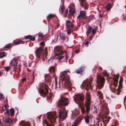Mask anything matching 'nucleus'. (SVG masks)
Returning a JSON list of instances; mask_svg holds the SVG:
<instances>
[{
  "instance_id": "obj_6",
  "label": "nucleus",
  "mask_w": 126,
  "mask_h": 126,
  "mask_svg": "<svg viewBox=\"0 0 126 126\" xmlns=\"http://www.w3.org/2000/svg\"><path fill=\"white\" fill-rule=\"evenodd\" d=\"M85 122L87 124H89L90 126H94L95 125L94 121L93 120L92 117L91 116L87 115L85 117Z\"/></svg>"
},
{
  "instance_id": "obj_31",
  "label": "nucleus",
  "mask_w": 126,
  "mask_h": 126,
  "mask_svg": "<svg viewBox=\"0 0 126 126\" xmlns=\"http://www.w3.org/2000/svg\"><path fill=\"white\" fill-rule=\"evenodd\" d=\"M6 54V53L4 52H3L0 53V57L2 58L4 57Z\"/></svg>"
},
{
  "instance_id": "obj_8",
  "label": "nucleus",
  "mask_w": 126,
  "mask_h": 126,
  "mask_svg": "<svg viewBox=\"0 0 126 126\" xmlns=\"http://www.w3.org/2000/svg\"><path fill=\"white\" fill-rule=\"evenodd\" d=\"M64 85L65 87L70 90L71 88L72 85V84L69 80V78L67 77V79L63 80Z\"/></svg>"
},
{
  "instance_id": "obj_42",
  "label": "nucleus",
  "mask_w": 126,
  "mask_h": 126,
  "mask_svg": "<svg viewBox=\"0 0 126 126\" xmlns=\"http://www.w3.org/2000/svg\"><path fill=\"white\" fill-rule=\"evenodd\" d=\"M67 12L68 9H66L64 12V11H63V14H63V15H64L65 16L67 15Z\"/></svg>"
},
{
  "instance_id": "obj_48",
  "label": "nucleus",
  "mask_w": 126,
  "mask_h": 126,
  "mask_svg": "<svg viewBox=\"0 0 126 126\" xmlns=\"http://www.w3.org/2000/svg\"><path fill=\"white\" fill-rule=\"evenodd\" d=\"M78 124V123L77 122H74L72 124V126H77Z\"/></svg>"
},
{
  "instance_id": "obj_58",
  "label": "nucleus",
  "mask_w": 126,
  "mask_h": 126,
  "mask_svg": "<svg viewBox=\"0 0 126 126\" xmlns=\"http://www.w3.org/2000/svg\"><path fill=\"white\" fill-rule=\"evenodd\" d=\"M78 30V27H76V28L74 29V30L75 31H76L77 30Z\"/></svg>"
},
{
  "instance_id": "obj_10",
  "label": "nucleus",
  "mask_w": 126,
  "mask_h": 126,
  "mask_svg": "<svg viewBox=\"0 0 126 126\" xmlns=\"http://www.w3.org/2000/svg\"><path fill=\"white\" fill-rule=\"evenodd\" d=\"M47 86L46 85H45V90L41 88L39 89L38 91L39 93L42 96L44 97L48 92V90L47 89Z\"/></svg>"
},
{
  "instance_id": "obj_62",
  "label": "nucleus",
  "mask_w": 126,
  "mask_h": 126,
  "mask_svg": "<svg viewBox=\"0 0 126 126\" xmlns=\"http://www.w3.org/2000/svg\"><path fill=\"white\" fill-rule=\"evenodd\" d=\"M126 98V95L125 97L124 98V102H125V100Z\"/></svg>"
},
{
  "instance_id": "obj_16",
  "label": "nucleus",
  "mask_w": 126,
  "mask_h": 126,
  "mask_svg": "<svg viewBox=\"0 0 126 126\" xmlns=\"http://www.w3.org/2000/svg\"><path fill=\"white\" fill-rule=\"evenodd\" d=\"M80 0V4L81 6L82 7H84V9H87L88 6V4L86 2L85 0Z\"/></svg>"
},
{
  "instance_id": "obj_15",
  "label": "nucleus",
  "mask_w": 126,
  "mask_h": 126,
  "mask_svg": "<svg viewBox=\"0 0 126 126\" xmlns=\"http://www.w3.org/2000/svg\"><path fill=\"white\" fill-rule=\"evenodd\" d=\"M35 52L37 56H40L43 53V49L41 48H38L36 49Z\"/></svg>"
},
{
  "instance_id": "obj_30",
  "label": "nucleus",
  "mask_w": 126,
  "mask_h": 126,
  "mask_svg": "<svg viewBox=\"0 0 126 126\" xmlns=\"http://www.w3.org/2000/svg\"><path fill=\"white\" fill-rule=\"evenodd\" d=\"M54 56H52L48 60V62L49 63H50L53 61L54 59Z\"/></svg>"
},
{
  "instance_id": "obj_19",
  "label": "nucleus",
  "mask_w": 126,
  "mask_h": 126,
  "mask_svg": "<svg viewBox=\"0 0 126 126\" xmlns=\"http://www.w3.org/2000/svg\"><path fill=\"white\" fill-rule=\"evenodd\" d=\"M66 71H64L63 72L61 76V77L63 78V80L65 79H67V77L69 78L68 76H66Z\"/></svg>"
},
{
  "instance_id": "obj_61",
  "label": "nucleus",
  "mask_w": 126,
  "mask_h": 126,
  "mask_svg": "<svg viewBox=\"0 0 126 126\" xmlns=\"http://www.w3.org/2000/svg\"><path fill=\"white\" fill-rule=\"evenodd\" d=\"M33 73H34V72H32V76H33V79H34V76L33 75Z\"/></svg>"
},
{
  "instance_id": "obj_28",
  "label": "nucleus",
  "mask_w": 126,
  "mask_h": 126,
  "mask_svg": "<svg viewBox=\"0 0 126 126\" xmlns=\"http://www.w3.org/2000/svg\"><path fill=\"white\" fill-rule=\"evenodd\" d=\"M97 92L99 97L100 99H102L103 98V95L102 93L100 91H97Z\"/></svg>"
},
{
  "instance_id": "obj_23",
  "label": "nucleus",
  "mask_w": 126,
  "mask_h": 126,
  "mask_svg": "<svg viewBox=\"0 0 126 126\" xmlns=\"http://www.w3.org/2000/svg\"><path fill=\"white\" fill-rule=\"evenodd\" d=\"M4 107L5 108V109H3V110L4 111L5 113H8V114H9V111L7 108L8 107V106L7 105H4Z\"/></svg>"
},
{
  "instance_id": "obj_37",
  "label": "nucleus",
  "mask_w": 126,
  "mask_h": 126,
  "mask_svg": "<svg viewBox=\"0 0 126 126\" xmlns=\"http://www.w3.org/2000/svg\"><path fill=\"white\" fill-rule=\"evenodd\" d=\"M92 110L93 112H97V109L94 106L92 108Z\"/></svg>"
},
{
  "instance_id": "obj_35",
  "label": "nucleus",
  "mask_w": 126,
  "mask_h": 126,
  "mask_svg": "<svg viewBox=\"0 0 126 126\" xmlns=\"http://www.w3.org/2000/svg\"><path fill=\"white\" fill-rule=\"evenodd\" d=\"M92 30V28L90 26H89L88 28V30L87 32V33L88 34L90 33L91 32Z\"/></svg>"
},
{
  "instance_id": "obj_41",
  "label": "nucleus",
  "mask_w": 126,
  "mask_h": 126,
  "mask_svg": "<svg viewBox=\"0 0 126 126\" xmlns=\"http://www.w3.org/2000/svg\"><path fill=\"white\" fill-rule=\"evenodd\" d=\"M94 16L92 15H91L88 18V19L89 21H90L92 19L94 18Z\"/></svg>"
},
{
  "instance_id": "obj_14",
  "label": "nucleus",
  "mask_w": 126,
  "mask_h": 126,
  "mask_svg": "<svg viewBox=\"0 0 126 126\" xmlns=\"http://www.w3.org/2000/svg\"><path fill=\"white\" fill-rule=\"evenodd\" d=\"M69 12L71 15H73L75 13L74 5L73 4H71L69 7Z\"/></svg>"
},
{
  "instance_id": "obj_34",
  "label": "nucleus",
  "mask_w": 126,
  "mask_h": 126,
  "mask_svg": "<svg viewBox=\"0 0 126 126\" xmlns=\"http://www.w3.org/2000/svg\"><path fill=\"white\" fill-rule=\"evenodd\" d=\"M80 108L82 112V113H84L85 111V107L84 106H80Z\"/></svg>"
},
{
  "instance_id": "obj_53",
  "label": "nucleus",
  "mask_w": 126,
  "mask_h": 126,
  "mask_svg": "<svg viewBox=\"0 0 126 126\" xmlns=\"http://www.w3.org/2000/svg\"><path fill=\"white\" fill-rule=\"evenodd\" d=\"M39 36L42 37H43V36L42 33H38Z\"/></svg>"
},
{
  "instance_id": "obj_55",
  "label": "nucleus",
  "mask_w": 126,
  "mask_h": 126,
  "mask_svg": "<svg viewBox=\"0 0 126 126\" xmlns=\"http://www.w3.org/2000/svg\"><path fill=\"white\" fill-rule=\"evenodd\" d=\"M89 42L88 41H87L85 43V45L86 47H88Z\"/></svg>"
},
{
  "instance_id": "obj_43",
  "label": "nucleus",
  "mask_w": 126,
  "mask_h": 126,
  "mask_svg": "<svg viewBox=\"0 0 126 126\" xmlns=\"http://www.w3.org/2000/svg\"><path fill=\"white\" fill-rule=\"evenodd\" d=\"M98 69L99 71V72L101 73H103V72L102 71V69L101 67H98Z\"/></svg>"
},
{
  "instance_id": "obj_56",
  "label": "nucleus",
  "mask_w": 126,
  "mask_h": 126,
  "mask_svg": "<svg viewBox=\"0 0 126 126\" xmlns=\"http://www.w3.org/2000/svg\"><path fill=\"white\" fill-rule=\"evenodd\" d=\"M40 45H41L42 46H44L45 45L44 43V42H42L40 43Z\"/></svg>"
},
{
  "instance_id": "obj_26",
  "label": "nucleus",
  "mask_w": 126,
  "mask_h": 126,
  "mask_svg": "<svg viewBox=\"0 0 126 126\" xmlns=\"http://www.w3.org/2000/svg\"><path fill=\"white\" fill-rule=\"evenodd\" d=\"M83 70V68L82 67H81L79 69L77 70L75 72L77 73H81Z\"/></svg>"
},
{
  "instance_id": "obj_63",
  "label": "nucleus",
  "mask_w": 126,
  "mask_h": 126,
  "mask_svg": "<svg viewBox=\"0 0 126 126\" xmlns=\"http://www.w3.org/2000/svg\"><path fill=\"white\" fill-rule=\"evenodd\" d=\"M99 16L100 17H102V15H101V14H100L99 15Z\"/></svg>"
},
{
  "instance_id": "obj_60",
  "label": "nucleus",
  "mask_w": 126,
  "mask_h": 126,
  "mask_svg": "<svg viewBox=\"0 0 126 126\" xmlns=\"http://www.w3.org/2000/svg\"><path fill=\"white\" fill-rule=\"evenodd\" d=\"M2 75V72L0 71V76H1Z\"/></svg>"
},
{
  "instance_id": "obj_20",
  "label": "nucleus",
  "mask_w": 126,
  "mask_h": 126,
  "mask_svg": "<svg viewBox=\"0 0 126 126\" xmlns=\"http://www.w3.org/2000/svg\"><path fill=\"white\" fill-rule=\"evenodd\" d=\"M66 28H68V27H72L74 26L72 23L68 20L66 21Z\"/></svg>"
},
{
  "instance_id": "obj_24",
  "label": "nucleus",
  "mask_w": 126,
  "mask_h": 126,
  "mask_svg": "<svg viewBox=\"0 0 126 126\" xmlns=\"http://www.w3.org/2000/svg\"><path fill=\"white\" fill-rule=\"evenodd\" d=\"M61 47L57 46H56L54 47V51L55 53L59 52L61 50Z\"/></svg>"
},
{
  "instance_id": "obj_51",
  "label": "nucleus",
  "mask_w": 126,
  "mask_h": 126,
  "mask_svg": "<svg viewBox=\"0 0 126 126\" xmlns=\"http://www.w3.org/2000/svg\"><path fill=\"white\" fill-rule=\"evenodd\" d=\"M71 33V30L69 29L67 31V34H69Z\"/></svg>"
},
{
  "instance_id": "obj_4",
  "label": "nucleus",
  "mask_w": 126,
  "mask_h": 126,
  "mask_svg": "<svg viewBox=\"0 0 126 126\" xmlns=\"http://www.w3.org/2000/svg\"><path fill=\"white\" fill-rule=\"evenodd\" d=\"M118 77H116L115 79H113L111 80V82L110 87L112 91H114L116 87L117 86Z\"/></svg>"
},
{
  "instance_id": "obj_40",
  "label": "nucleus",
  "mask_w": 126,
  "mask_h": 126,
  "mask_svg": "<svg viewBox=\"0 0 126 126\" xmlns=\"http://www.w3.org/2000/svg\"><path fill=\"white\" fill-rule=\"evenodd\" d=\"M49 70L50 72H51L52 71L54 72L55 71V69L54 67L52 66L50 67Z\"/></svg>"
},
{
  "instance_id": "obj_44",
  "label": "nucleus",
  "mask_w": 126,
  "mask_h": 126,
  "mask_svg": "<svg viewBox=\"0 0 126 126\" xmlns=\"http://www.w3.org/2000/svg\"><path fill=\"white\" fill-rule=\"evenodd\" d=\"M11 44H10L6 45L4 47L5 48H9L11 46Z\"/></svg>"
},
{
  "instance_id": "obj_50",
  "label": "nucleus",
  "mask_w": 126,
  "mask_h": 126,
  "mask_svg": "<svg viewBox=\"0 0 126 126\" xmlns=\"http://www.w3.org/2000/svg\"><path fill=\"white\" fill-rule=\"evenodd\" d=\"M10 68L9 67L7 66L5 68V69L7 71H8L10 69Z\"/></svg>"
},
{
  "instance_id": "obj_39",
  "label": "nucleus",
  "mask_w": 126,
  "mask_h": 126,
  "mask_svg": "<svg viewBox=\"0 0 126 126\" xmlns=\"http://www.w3.org/2000/svg\"><path fill=\"white\" fill-rule=\"evenodd\" d=\"M55 14H50L49 15L47 16V18H52L53 17L55 16Z\"/></svg>"
},
{
  "instance_id": "obj_49",
  "label": "nucleus",
  "mask_w": 126,
  "mask_h": 126,
  "mask_svg": "<svg viewBox=\"0 0 126 126\" xmlns=\"http://www.w3.org/2000/svg\"><path fill=\"white\" fill-rule=\"evenodd\" d=\"M35 37H31L30 38V40L32 41H34L35 40Z\"/></svg>"
},
{
  "instance_id": "obj_36",
  "label": "nucleus",
  "mask_w": 126,
  "mask_h": 126,
  "mask_svg": "<svg viewBox=\"0 0 126 126\" xmlns=\"http://www.w3.org/2000/svg\"><path fill=\"white\" fill-rule=\"evenodd\" d=\"M64 53V52L63 51H61L60 53H55V56H58L60 55H62Z\"/></svg>"
},
{
  "instance_id": "obj_1",
  "label": "nucleus",
  "mask_w": 126,
  "mask_h": 126,
  "mask_svg": "<svg viewBox=\"0 0 126 126\" xmlns=\"http://www.w3.org/2000/svg\"><path fill=\"white\" fill-rule=\"evenodd\" d=\"M47 115V118L51 123L53 124L55 123L57 117L55 112H48Z\"/></svg>"
},
{
  "instance_id": "obj_17",
  "label": "nucleus",
  "mask_w": 126,
  "mask_h": 126,
  "mask_svg": "<svg viewBox=\"0 0 126 126\" xmlns=\"http://www.w3.org/2000/svg\"><path fill=\"white\" fill-rule=\"evenodd\" d=\"M60 38L63 40H66L67 41L68 40V37L67 36H65V34L63 33H60Z\"/></svg>"
},
{
  "instance_id": "obj_18",
  "label": "nucleus",
  "mask_w": 126,
  "mask_h": 126,
  "mask_svg": "<svg viewBox=\"0 0 126 126\" xmlns=\"http://www.w3.org/2000/svg\"><path fill=\"white\" fill-rule=\"evenodd\" d=\"M85 14V12L83 11H81L80 12V14L79 16L77 17V18L79 19V17L83 18H84Z\"/></svg>"
},
{
  "instance_id": "obj_2",
  "label": "nucleus",
  "mask_w": 126,
  "mask_h": 126,
  "mask_svg": "<svg viewBox=\"0 0 126 126\" xmlns=\"http://www.w3.org/2000/svg\"><path fill=\"white\" fill-rule=\"evenodd\" d=\"M91 103V97L90 94L89 93L87 92L86 94V101L85 102L86 111L87 112H89L90 110Z\"/></svg>"
},
{
  "instance_id": "obj_33",
  "label": "nucleus",
  "mask_w": 126,
  "mask_h": 126,
  "mask_svg": "<svg viewBox=\"0 0 126 126\" xmlns=\"http://www.w3.org/2000/svg\"><path fill=\"white\" fill-rule=\"evenodd\" d=\"M5 121L7 123H10L11 122H12L13 121L11 119L9 118H8L6 119L5 120Z\"/></svg>"
},
{
  "instance_id": "obj_7",
  "label": "nucleus",
  "mask_w": 126,
  "mask_h": 126,
  "mask_svg": "<svg viewBox=\"0 0 126 126\" xmlns=\"http://www.w3.org/2000/svg\"><path fill=\"white\" fill-rule=\"evenodd\" d=\"M68 98H62L59 100L57 104L59 107H61L62 106L66 105L68 104Z\"/></svg>"
},
{
  "instance_id": "obj_45",
  "label": "nucleus",
  "mask_w": 126,
  "mask_h": 126,
  "mask_svg": "<svg viewBox=\"0 0 126 126\" xmlns=\"http://www.w3.org/2000/svg\"><path fill=\"white\" fill-rule=\"evenodd\" d=\"M64 57V56H58L57 58L58 60L59 61L60 60L62 59Z\"/></svg>"
},
{
  "instance_id": "obj_38",
  "label": "nucleus",
  "mask_w": 126,
  "mask_h": 126,
  "mask_svg": "<svg viewBox=\"0 0 126 126\" xmlns=\"http://www.w3.org/2000/svg\"><path fill=\"white\" fill-rule=\"evenodd\" d=\"M43 122L45 123L47 126H53L49 125L48 124V122L46 120H44L43 121Z\"/></svg>"
},
{
  "instance_id": "obj_25",
  "label": "nucleus",
  "mask_w": 126,
  "mask_h": 126,
  "mask_svg": "<svg viewBox=\"0 0 126 126\" xmlns=\"http://www.w3.org/2000/svg\"><path fill=\"white\" fill-rule=\"evenodd\" d=\"M13 42L16 45L19 44H24L25 43L24 42L22 41L21 40L17 41H14Z\"/></svg>"
},
{
  "instance_id": "obj_46",
  "label": "nucleus",
  "mask_w": 126,
  "mask_h": 126,
  "mask_svg": "<svg viewBox=\"0 0 126 126\" xmlns=\"http://www.w3.org/2000/svg\"><path fill=\"white\" fill-rule=\"evenodd\" d=\"M104 75L108 77L109 76V74H108L107 72L105 71L104 73Z\"/></svg>"
},
{
  "instance_id": "obj_21",
  "label": "nucleus",
  "mask_w": 126,
  "mask_h": 126,
  "mask_svg": "<svg viewBox=\"0 0 126 126\" xmlns=\"http://www.w3.org/2000/svg\"><path fill=\"white\" fill-rule=\"evenodd\" d=\"M21 126H30V124L29 122H26L23 121H21L20 123Z\"/></svg>"
},
{
  "instance_id": "obj_64",
  "label": "nucleus",
  "mask_w": 126,
  "mask_h": 126,
  "mask_svg": "<svg viewBox=\"0 0 126 126\" xmlns=\"http://www.w3.org/2000/svg\"><path fill=\"white\" fill-rule=\"evenodd\" d=\"M92 36H90V40H91L92 39Z\"/></svg>"
},
{
  "instance_id": "obj_57",
  "label": "nucleus",
  "mask_w": 126,
  "mask_h": 126,
  "mask_svg": "<svg viewBox=\"0 0 126 126\" xmlns=\"http://www.w3.org/2000/svg\"><path fill=\"white\" fill-rule=\"evenodd\" d=\"M122 79L121 78H120L119 82V84H121L122 83Z\"/></svg>"
},
{
  "instance_id": "obj_47",
  "label": "nucleus",
  "mask_w": 126,
  "mask_h": 126,
  "mask_svg": "<svg viewBox=\"0 0 126 126\" xmlns=\"http://www.w3.org/2000/svg\"><path fill=\"white\" fill-rule=\"evenodd\" d=\"M31 37V35H28L27 36H25V39H30V38Z\"/></svg>"
},
{
  "instance_id": "obj_11",
  "label": "nucleus",
  "mask_w": 126,
  "mask_h": 126,
  "mask_svg": "<svg viewBox=\"0 0 126 126\" xmlns=\"http://www.w3.org/2000/svg\"><path fill=\"white\" fill-rule=\"evenodd\" d=\"M67 114V111L65 109H64L63 111H61L59 112V116L61 119H64L66 118Z\"/></svg>"
},
{
  "instance_id": "obj_59",
  "label": "nucleus",
  "mask_w": 126,
  "mask_h": 126,
  "mask_svg": "<svg viewBox=\"0 0 126 126\" xmlns=\"http://www.w3.org/2000/svg\"><path fill=\"white\" fill-rule=\"evenodd\" d=\"M2 94L0 93V98L2 97Z\"/></svg>"
},
{
  "instance_id": "obj_9",
  "label": "nucleus",
  "mask_w": 126,
  "mask_h": 126,
  "mask_svg": "<svg viewBox=\"0 0 126 126\" xmlns=\"http://www.w3.org/2000/svg\"><path fill=\"white\" fill-rule=\"evenodd\" d=\"M17 60L16 59H13L10 62V64L12 66H13L14 69V70L15 71H18L16 68V67L17 66ZM20 67L19 66V68L18 69V71L20 70Z\"/></svg>"
},
{
  "instance_id": "obj_3",
  "label": "nucleus",
  "mask_w": 126,
  "mask_h": 126,
  "mask_svg": "<svg viewBox=\"0 0 126 126\" xmlns=\"http://www.w3.org/2000/svg\"><path fill=\"white\" fill-rule=\"evenodd\" d=\"M105 79L104 78L101 76H98L97 78V87L101 89L103 86L104 82Z\"/></svg>"
},
{
  "instance_id": "obj_22",
  "label": "nucleus",
  "mask_w": 126,
  "mask_h": 126,
  "mask_svg": "<svg viewBox=\"0 0 126 126\" xmlns=\"http://www.w3.org/2000/svg\"><path fill=\"white\" fill-rule=\"evenodd\" d=\"M78 113V112L76 111L75 110H74L72 113V117L73 118H74Z\"/></svg>"
},
{
  "instance_id": "obj_12",
  "label": "nucleus",
  "mask_w": 126,
  "mask_h": 126,
  "mask_svg": "<svg viewBox=\"0 0 126 126\" xmlns=\"http://www.w3.org/2000/svg\"><path fill=\"white\" fill-rule=\"evenodd\" d=\"M92 82V80L91 79H87L85 81H84L83 83V85L84 87L87 88V89H89L90 88L91 89L92 87H91V84Z\"/></svg>"
},
{
  "instance_id": "obj_5",
  "label": "nucleus",
  "mask_w": 126,
  "mask_h": 126,
  "mask_svg": "<svg viewBox=\"0 0 126 126\" xmlns=\"http://www.w3.org/2000/svg\"><path fill=\"white\" fill-rule=\"evenodd\" d=\"M84 97L83 95H80L77 94L75 95L74 98V100L75 102L79 105L81 102L84 99Z\"/></svg>"
},
{
  "instance_id": "obj_32",
  "label": "nucleus",
  "mask_w": 126,
  "mask_h": 126,
  "mask_svg": "<svg viewBox=\"0 0 126 126\" xmlns=\"http://www.w3.org/2000/svg\"><path fill=\"white\" fill-rule=\"evenodd\" d=\"M111 8V5L110 4H108L107 5L106 8L107 10L109 11Z\"/></svg>"
},
{
  "instance_id": "obj_52",
  "label": "nucleus",
  "mask_w": 126,
  "mask_h": 126,
  "mask_svg": "<svg viewBox=\"0 0 126 126\" xmlns=\"http://www.w3.org/2000/svg\"><path fill=\"white\" fill-rule=\"evenodd\" d=\"M96 32L95 30L94 29H93L92 32V33L93 34H94Z\"/></svg>"
},
{
  "instance_id": "obj_13",
  "label": "nucleus",
  "mask_w": 126,
  "mask_h": 126,
  "mask_svg": "<svg viewBox=\"0 0 126 126\" xmlns=\"http://www.w3.org/2000/svg\"><path fill=\"white\" fill-rule=\"evenodd\" d=\"M100 106L101 110L104 111L106 112V113H109V109L107 107L106 104L103 101L102 102Z\"/></svg>"
},
{
  "instance_id": "obj_27",
  "label": "nucleus",
  "mask_w": 126,
  "mask_h": 126,
  "mask_svg": "<svg viewBox=\"0 0 126 126\" xmlns=\"http://www.w3.org/2000/svg\"><path fill=\"white\" fill-rule=\"evenodd\" d=\"M10 113H9V115H11V116H14V110L13 108H11L10 110Z\"/></svg>"
},
{
  "instance_id": "obj_29",
  "label": "nucleus",
  "mask_w": 126,
  "mask_h": 126,
  "mask_svg": "<svg viewBox=\"0 0 126 126\" xmlns=\"http://www.w3.org/2000/svg\"><path fill=\"white\" fill-rule=\"evenodd\" d=\"M64 6L62 5L60 7V12L61 11V13L62 14H63V11L64 10Z\"/></svg>"
},
{
  "instance_id": "obj_54",
  "label": "nucleus",
  "mask_w": 126,
  "mask_h": 126,
  "mask_svg": "<svg viewBox=\"0 0 126 126\" xmlns=\"http://www.w3.org/2000/svg\"><path fill=\"white\" fill-rule=\"evenodd\" d=\"M26 78H23L21 79V81H22V82H23L26 80Z\"/></svg>"
}]
</instances>
